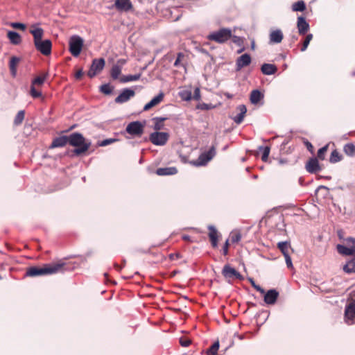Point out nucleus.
Wrapping results in <instances>:
<instances>
[{"label": "nucleus", "mask_w": 355, "mask_h": 355, "mask_svg": "<svg viewBox=\"0 0 355 355\" xmlns=\"http://www.w3.org/2000/svg\"><path fill=\"white\" fill-rule=\"evenodd\" d=\"M251 57L248 53H244L236 60V70L240 71L242 68L248 66L251 63Z\"/></svg>", "instance_id": "nucleus-14"}, {"label": "nucleus", "mask_w": 355, "mask_h": 355, "mask_svg": "<svg viewBox=\"0 0 355 355\" xmlns=\"http://www.w3.org/2000/svg\"><path fill=\"white\" fill-rule=\"evenodd\" d=\"M192 98L196 101H198L200 100V89L199 88H196L194 89V92H193V96H192Z\"/></svg>", "instance_id": "nucleus-54"}, {"label": "nucleus", "mask_w": 355, "mask_h": 355, "mask_svg": "<svg viewBox=\"0 0 355 355\" xmlns=\"http://www.w3.org/2000/svg\"><path fill=\"white\" fill-rule=\"evenodd\" d=\"M114 267L116 268V269L118 270V271H120L122 268V267L119 266L118 264L115 263L114 264Z\"/></svg>", "instance_id": "nucleus-62"}, {"label": "nucleus", "mask_w": 355, "mask_h": 355, "mask_svg": "<svg viewBox=\"0 0 355 355\" xmlns=\"http://www.w3.org/2000/svg\"><path fill=\"white\" fill-rule=\"evenodd\" d=\"M343 270L347 274L355 273V258L347 261L343 267Z\"/></svg>", "instance_id": "nucleus-30"}, {"label": "nucleus", "mask_w": 355, "mask_h": 355, "mask_svg": "<svg viewBox=\"0 0 355 355\" xmlns=\"http://www.w3.org/2000/svg\"><path fill=\"white\" fill-rule=\"evenodd\" d=\"M286 266L288 268H293V263L290 254H285L284 256Z\"/></svg>", "instance_id": "nucleus-52"}, {"label": "nucleus", "mask_w": 355, "mask_h": 355, "mask_svg": "<svg viewBox=\"0 0 355 355\" xmlns=\"http://www.w3.org/2000/svg\"><path fill=\"white\" fill-rule=\"evenodd\" d=\"M69 144L76 147L73 153L76 155L85 153L91 146V141L86 139L83 135L79 132H73L69 135Z\"/></svg>", "instance_id": "nucleus-2"}, {"label": "nucleus", "mask_w": 355, "mask_h": 355, "mask_svg": "<svg viewBox=\"0 0 355 355\" xmlns=\"http://www.w3.org/2000/svg\"><path fill=\"white\" fill-rule=\"evenodd\" d=\"M208 230H209V237L211 245L214 248H216L218 245V232L214 225H209Z\"/></svg>", "instance_id": "nucleus-25"}, {"label": "nucleus", "mask_w": 355, "mask_h": 355, "mask_svg": "<svg viewBox=\"0 0 355 355\" xmlns=\"http://www.w3.org/2000/svg\"><path fill=\"white\" fill-rule=\"evenodd\" d=\"M30 33L33 36V42L35 44L37 42L42 40L44 30L42 28L37 26L36 25H33L30 29Z\"/></svg>", "instance_id": "nucleus-18"}, {"label": "nucleus", "mask_w": 355, "mask_h": 355, "mask_svg": "<svg viewBox=\"0 0 355 355\" xmlns=\"http://www.w3.org/2000/svg\"><path fill=\"white\" fill-rule=\"evenodd\" d=\"M312 39H313V34L309 33L306 35V37L303 42L302 46L301 48V51H305L306 50V49Z\"/></svg>", "instance_id": "nucleus-42"}, {"label": "nucleus", "mask_w": 355, "mask_h": 355, "mask_svg": "<svg viewBox=\"0 0 355 355\" xmlns=\"http://www.w3.org/2000/svg\"><path fill=\"white\" fill-rule=\"evenodd\" d=\"M30 94L34 98H37L42 96V92L37 91L33 85H31V87Z\"/></svg>", "instance_id": "nucleus-47"}, {"label": "nucleus", "mask_w": 355, "mask_h": 355, "mask_svg": "<svg viewBox=\"0 0 355 355\" xmlns=\"http://www.w3.org/2000/svg\"><path fill=\"white\" fill-rule=\"evenodd\" d=\"M118 63H121V64H123L125 63V60H119Z\"/></svg>", "instance_id": "nucleus-64"}, {"label": "nucleus", "mask_w": 355, "mask_h": 355, "mask_svg": "<svg viewBox=\"0 0 355 355\" xmlns=\"http://www.w3.org/2000/svg\"><path fill=\"white\" fill-rule=\"evenodd\" d=\"M155 173L159 176L173 175L178 173V169L175 166L159 168Z\"/></svg>", "instance_id": "nucleus-21"}, {"label": "nucleus", "mask_w": 355, "mask_h": 355, "mask_svg": "<svg viewBox=\"0 0 355 355\" xmlns=\"http://www.w3.org/2000/svg\"><path fill=\"white\" fill-rule=\"evenodd\" d=\"M118 141V139L115 138H109L104 139L98 143L99 146H106L107 145L112 144Z\"/></svg>", "instance_id": "nucleus-45"}, {"label": "nucleus", "mask_w": 355, "mask_h": 355, "mask_svg": "<svg viewBox=\"0 0 355 355\" xmlns=\"http://www.w3.org/2000/svg\"><path fill=\"white\" fill-rule=\"evenodd\" d=\"M105 66V60L103 58L94 59L92 61L87 76L89 78L94 77L98 72L103 70Z\"/></svg>", "instance_id": "nucleus-11"}, {"label": "nucleus", "mask_w": 355, "mask_h": 355, "mask_svg": "<svg viewBox=\"0 0 355 355\" xmlns=\"http://www.w3.org/2000/svg\"><path fill=\"white\" fill-rule=\"evenodd\" d=\"M114 6L119 12H128L133 7L130 0H116Z\"/></svg>", "instance_id": "nucleus-15"}, {"label": "nucleus", "mask_w": 355, "mask_h": 355, "mask_svg": "<svg viewBox=\"0 0 355 355\" xmlns=\"http://www.w3.org/2000/svg\"><path fill=\"white\" fill-rule=\"evenodd\" d=\"M144 125L139 121H132L129 123L125 128V131L133 137H140L144 132Z\"/></svg>", "instance_id": "nucleus-7"}, {"label": "nucleus", "mask_w": 355, "mask_h": 355, "mask_svg": "<svg viewBox=\"0 0 355 355\" xmlns=\"http://www.w3.org/2000/svg\"><path fill=\"white\" fill-rule=\"evenodd\" d=\"M233 42L239 46H241L243 43L242 38L238 36L233 37Z\"/></svg>", "instance_id": "nucleus-55"}, {"label": "nucleus", "mask_w": 355, "mask_h": 355, "mask_svg": "<svg viewBox=\"0 0 355 355\" xmlns=\"http://www.w3.org/2000/svg\"><path fill=\"white\" fill-rule=\"evenodd\" d=\"M228 245H229L228 240H227L225 243V245L223 248L224 255H226L228 252Z\"/></svg>", "instance_id": "nucleus-57"}, {"label": "nucleus", "mask_w": 355, "mask_h": 355, "mask_svg": "<svg viewBox=\"0 0 355 355\" xmlns=\"http://www.w3.org/2000/svg\"><path fill=\"white\" fill-rule=\"evenodd\" d=\"M236 109L239 110V113L232 119L236 124H240L243 121L244 116L247 112V108L245 105H239Z\"/></svg>", "instance_id": "nucleus-22"}, {"label": "nucleus", "mask_w": 355, "mask_h": 355, "mask_svg": "<svg viewBox=\"0 0 355 355\" xmlns=\"http://www.w3.org/2000/svg\"><path fill=\"white\" fill-rule=\"evenodd\" d=\"M251 48H252V49H254V48H255V42L254 40H252L251 42Z\"/></svg>", "instance_id": "nucleus-63"}, {"label": "nucleus", "mask_w": 355, "mask_h": 355, "mask_svg": "<svg viewBox=\"0 0 355 355\" xmlns=\"http://www.w3.org/2000/svg\"><path fill=\"white\" fill-rule=\"evenodd\" d=\"M184 57V53L180 52L178 53V56H177V58L174 62V66L175 67H180L181 65V63H180V61Z\"/></svg>", "instance_id": "nucleus-50"}, {"label": "nucleus", "mask_w": 355, "mask_h": 355, "mask_svg": "<svg viewBox=\"0 0 355 355\" xmlns=\"http://www.w3.org/2000/svg\"><path fill=\"white\" fill-rule=\"evenodd\" d=\"M259 150L262 151V157L261 159L263 162H267L270 152V148L269 146H259Z\"/></svg>", "instance_id": "nucleus-37"}, {"label": "nucleus", "mask_w": 355, "mask_h": 355, "mask_svg": "<svg viewBox=\"0 0 355 355\" xmlns=\"http://www.w3.org/2000/svg\"><path fill=\"white\" fill-rule=\"evenodd\" d=\"M277 247L285 256V254H289V249L291 248L290 243L288 241H282L277 243Z\"/></svg>", "instance_id": "nucleus-31"}, {"label": "nucleus", "mask_w": 355, "mask_h": 355, "mask_svg": "<svg viewBox=\"0 0 355 355\" xmlns=\"http://www.w3.org/2000/svg\"><path fill=\"white\" fill-rule=\"evenodd\" d=\"M182 239L184 241H190V236L189 235H183Z\"/></svg>", "instance_id": "nucleus-60"}, {"label": "nucleus", "mask_w": 355, "mask_h": 355, "mask_svg": "<svg viewBox=\"0 0 355 355\" xmlns=\"http://www.w3.org/2000/svg\"><path fill=\"white\" fill-rule=\"evenodd\" d=\"M140 77H141L140 73H137V74H135V75L124 76L121 78V83H128V82H131V81H135V80H139L140 78Z\"/></svg>", "instance_id": "nucleus-36"}, {"label": "nucleus", "mask_w": 355, "mask_h": 355, "mask_svg": "<svg viewBox=\"0 0 355 355\" xmlns=\"http://www.w3.org/2000/svg\"><path fill=\"white\" fill-rule=\"evenodd\" d=\"M263 94L259 89H254L250 93V100L252 104H257L263 98Z\"/></svg>", "instance_id": "nucleus-27"}, {"label": "nucleus", "mask_w": 355, "mask_h": 355, "mask_svg": "<svg viewBox=\"0 0 355 355\" xmlns=\"http://www.w3.org/2000/svg\"><path fill=\"white\" fill-rule=\"evenodd\" d=\"M121 72V66L119 64H114L112 67L110 75L113 79H117Z\"/></svg>", "instance_id": "nucleus-33"}, {"label": "nucleus", "mask_w": 355, "mask_h": 355, "mask_svg": "<svg viewBox=\"0 0 355 355\" xmlns=\"http://www.w3.org/2000/svg\"><path fill=\"white\" fill-rule=\"evenodd\" d=\"M10 26L14 28H19L22 31H24L26 29V25L24 24L19 22H12L10 24Z\"/></svg>", "instance_id": "nucleus-49"}, {"label": "nucleus", "mask_w": 355, "mask_h": 355, "mask_svg": "<svg viewBox=\"0 0 355 355\" xmlns=\"http://www.w3.org/2000/svg\"><path fill=\"white\" fill-rule=\"evenodd\" d=\"M24 116H25V112L24 110L19 111L15 118L14 123L16 125L21 124L24 119Z\"/></svg>", "instance_id": "nucleus-39"}, {"label": "nucleus", "mask_w": 355, "mask_h": 355, "mask_svg": "<svg viewBox=\"0 0 355 355\" xmlns=\"http://www.w3.org/2000/svg\"><path fill=\"white\" fill-rule=\"evenodd\" d=\"M65 263L63 262L46 264L42 268L39 267H30L26 272L27 277H37L43 276L46 275L55 274L59 272H62L63 267Z\"/></svg>", "instance_id": "nucleus-1"}, {"label": "nucleus", "mask_w": 355, "mask_h": 355, "mask_svg": "<svg viewBox=\"0 0 355 355\" xmlns=\"http://www.w3.org/2000/svg\"><path fill=\"white\" fill-rule=\"evenodd\" d=\"M284 38V35L280 29L272 31L269 35L270 44H279L281 43Z\"/></svg>", "instance_id": "nucleus-19"}, {"label": "nucleus", "mask_w": 355, "mask_h": 355, "mask_svg": "<svg viewBox=\"0 0 355 355\" xmlns=\"http://www.w3.org/2000/svg\"><path fill=\"white\" fill-rule=\"evenodd\" d=\"M19 62V58L16 56H12L10 58V62H9V67L10 70V73L13 77L16 76L17 74V65L18 64Z\"/></svg>", "instance_id": "nucleus-29"}, {"label": "nucleus", "mask_w": 355, "mask_h": 355, "mask_svg": "<svg viewBox=\"0 0 355 355\" xmlns=\"http://www.w3.org/2000/svg\"><path fill=\"white\" fill-rule=\"evenodd\" d=\"M47 76H48V73H45L42 76L36 77L35 78H34L32 80L31 85L35 86V85H42L44 83V82L45 81V80L46 79Z\"/></svg>", "instance_id": "nucleus-40"}, {"label": "nucleus", "mask_w": 355, "mask_h": 355, "mask_svg": "<svg viewBox=\"0 0 355 355\" xmlns=\"http://www.w3.org/2000/svg\"><path fill=\"white\" fill-rule=\"evenodd\" d=\"M345 153L349 156H354L355 155V146L353 144H347L343 148Z\"/></svg>", "instance_id": "nucleus-35"}, {"label": "nucleus", "mask_w": 355, "mask_h": 355, "mask_svg": "<svg viewBox=\"0 0 355 355\" xmlns=\"http://www.w3.org/2000/svg\"><path fill=\"white\" fill-rule=\"evenodd\" d=\"M320 189H326V190H328V188L325 186H323V185H321V186H319L318 188L317 189L316 191H318V190Z\"/></svg>", "instance_id": "nucleus-61"}, {"label": "nucleus", "mask_w": 355, "mask_h": 355, "mask_svg": "<svg viewBox=\"0 0 355 355\" xmlns=\"http://www.w3.org/2000/svg\"><path fill=\"white\" fill-rule=\"evenodd\" d=\"M215 155V148L212 146L208 151L201 153L198 158L193 162V164L196 166H205Z\"/></svg>", "instance_id": "nucleus-6"}, {"label": "nucleus", "mask_w": 355, "mask_h": 355, "mask_svg": "<svg viewBox=\"0 0 355 355\" xmlns=\"http://www.w3.org/2000/svg\"><path fill=\"white\" fill-rule=\"evenodd\" d=\"M222 275L229 282L233 279H243V276L230 264H225L222 270Z\"/></svg>", "instance_id": "nucleus-8"}, {"label": "nucleus", "mask_w": 355, "mask_h": 355, "mask_svg": "<svg viewBox=\"0 0 355 355\" xmlns=\"http://www.w3.org/2000/svg\"><path fill=\"white\" fill-rule=\"evenodd\" d=\"M355 319V299L352 300L345 306V321L349 324L352 325L354 323Z\"/></svg>", "instance_id": "nucleus-9"}, {"label": "nucleus", "mask_w": 355, "mask_h": 355, "mask_svg": "<svg viewBox=\"0 0 355 355\" xmlns=\"http://www.w3.org/2000/svg\"><path fill=\"white\" fill-rule=\"evenodd\" d=\"M232 37V31L229 28H221L218 31L211 33L208 35L209 40L218 43H224Z\"/></svg>", "instance_id": "nucleus-5"}, {"label": "nucleus", "mask_w": 355, "mask_h": 355, "mask_svg": "<svg viewBox=\"0 0 355 355\" xmlns=\"http://www.w3.org/2000/svg\"><path fill=\"white\" fill-rule=\"evenodd\" d=\"M34 45L35 49L44 55H50L51 53L52 43L50 40L40 41Z\"/></svg>", "instance_id": "nucleus-13"}, {"label": "nucleus", "mask_w": 355, "mask_h": 355, "mask_svg": "<svg viewBox=\"0 0 355 355\" xmlns=\"http://www.w3.org/2000/svg\"><path fill=\"white\" fill-rule=\"evenodd\" d=\"M327 150V146L320 148L318 151V157L322 160L324 159V154Z\"/></svg>", "instance_id": "nucleus-48"}, {"label": "nucleus", "mask_w": 355, "mask_h": 355, "mask_svg": "<svg viewBox=\"0 0 355 355\" xmlns=\"http://www.w3.org/2000/svg\"><path fill=\"white\" fill-rule=\"evenodd\" d=\"M304 144L307 147L308 150L311 151L313 149V145L309 141H305Z\"/></svg>", "instance_id": "nucleus-59"}, {"label": "nucleus", "mask_w": 355, "mask_h": 355, "mask_svg": "<svg viewBox=\"0 0 355 355\" xmlns=\"http://www.w3.org/2000/svg\"><path fill=\"white\" fill-rule=\"evenodd\" d=\"M67 143H69V135L68 136H60L58 137L55 138L52 144L51 145V148H58V147H63Z\"/></svg>", "instance_id": "nucleus-23"}, {"label": "nucleus", "mask_w": 355, "mask_h": 355, "mask_svg": "<svg viewBox=\"0 0 355 355\" xmlns=\"http://www.w3.org/2000/svg\"><path fill=\"white\" fill-rule=\"evenodd\" d=\"M180 343L182 347H188L191 344V340L187 338H181L180 339Z\"/></svg>", "instance_id": "nucleus-53"}, {"label": "nucleus", "mask_w": 355, "mask_h": 355, "mask_svg": "<svg viewBox=\"0 0 355 355\" xmlns=\"http://www.w3.org/2000/svg\"><path fill=\"white\" fill-rule=\"evenodd\" d=\"M135 95V90L130 88H125L122 89L119 95L115 98L114 102L118 104H123L128 102Z\"/></svg>", "instance_id": "nucleus-12"}, {"label": "nucleus", "mask_w": 355, "mask_h": 355, "mask_svg": "<svg viewBox=\"0 0 355 355\" xmlns=\"http://www.w3.org/2000/svg\"><path fill=\"white\" fill-rule=\"evenodd\" d=\"M278 218H279V222H281V224L279 225V227H278V228H279L280 230H284V227H285V225L284 224V220H283V218H282V216H279L278 217Z\"/></svg>", "instance_id": "nucleus-56"}, {"label": "nucleus", "mask_w": 355, "mask_h": 355, "mask_svg": "<svg viewBox=\"0 0 355 355\" xmlns=\"http://www.w3.org/2000/svg\"><path fill=\"white\" fill-rule=\"evenodd\" d=\"M306 170L310 173H316L321 171V167L319 164L318 160L315 157H312L309 159L305 166Z\"/></svg>", "instance_id": "nucleus-16"}, {"label": "nucleus", "mask_w": 355, "mask_h": 355, "mask_svg": "<svg viewBox=\"0 0 355 355\" xmlns=\"http://www.w3.org/2000/svg\"><path fill=\"white\" fill-rule=\"evenodd\" d=\"M8 37L10 40V42L12 44H19L21 42V38L20 35L15 31H9L8 32Z\"/></svg>", "instance_id": "nucleus-28"}, {"label": "nucleus", "mask_w": 355, "mask_h": 355, "mask_svg": "<svg viewBox=\"0 0 355 355\" xmlns=\"http://www.w3.org/2000/svg\"><path fill=\"white\" fill-rule=\"evenodd\" d=\"M279 296V292L276 289H270L264 295V302L269 305L275 304Z\"/></svg>", "instance_id": "nucleus-17"}, {"label": "nucleus", "mask_w": 355, "mask_h": 355, "mask_svg": "<svg viewBox=\"0 0 355 355\" xmlns=\"http://www.w3.org/2000/svg\"><path fill=\"white\" fill-rule=\"evenodd\" d=\"M114 87L110 86V84L102 85L100 87V91L105 94H111Z\"/></svg>", "instance_id": "nucleus-41"}, {"label": "nucleus", "mask_w": 355, "mask_h": 355, "mask_svg": "<svg viewBox=\"0 0 355 355\" xmlns=\"http://www.w3.org/2000/svg\"><path fill=\"white\" fill-rule=\"evenodd\" d=\"M305 9H306V4H305L304 1L302 0L297 1V2L294 3L292 5V10L293 11L302 12Z\"/></svg>", "instance_id": "nucleus-32"}, {"label": "nucleus", "mask_w": 355, "mask_h": 355, "mask_svg": "<svg viewBox=\"0 0 355 355\" xmlns=\"http://www.w3.org/2000/svg\"><path fill=\"white\" fill-rule=\"evenodd\" d=\"M180 96L184 101H190L192 98V94L190 91H182L179 93Z\"/></svg>", "instance_id": "nucleus-46"}, {"label": "nucleus", "mask_w": 355, "mask_h": 355, "mask_svg": "<svg viewBox=\"0 0 355 355\" xmlns=\"http://www.w3.org/2000/svg\"><path fill=\"white\" fill-rule=\"evenodd\" d=\"M250 281L251 282L252 286L259 292H260L261 294L265 293V291L263 288H262L260 286L255 284L254 281L252 279H250Z\"/></svg>", "instance_id": "nucleus-51"}, {"label": "nucleus", "mask_w": 355, "mask_h": 355, "mask_svg": "<svg viewBox=\"0 0 355 355\" xmlns=\"http://www.w3.org/2000/svg\"><path fill=\"white\" fill-rule=\"evenodd\" d=\"M164 98V94L160 92L158 95L155 96L150 102L146 103L144 107V110L147 111L152 108L153 107L158 105L159 103L162 101Z\"/></svg>", "instance_id": "nucleus-24"}, {"label": "nucleus", "mask_w": 355, "mask_h": 355, "mask_svg": "<svg viewBox=\"0 0 355 355\" xmlns=\"http://www.w3.org/2000/svg\"><path fill=\"white\" fill-rule=\"evenodd\" d=\"M297 26L299 34L302 35H305L310 28L309 23L302 16L297 17Z\"/></svg>", "instance_id": "nucleus-20"}, {"label": "nucleus", "mask_w": 355, "mask_h": 355, "mask_svg": "<svg viewBox=\"0 0 355 355\" xmlns=\"http://www.w3.org/2000/svg\"><path fill=\"white\" fill-rule=\"evenodd\" d=\"M261 71L264 75H272L277 72V68L275 64L264 63L261 65Z\"/></svg>", "instance_id": "nucleus-26"}, {"label": "nucleus", "mask_w": 355, "mask_h": 355, "mask_svg": "<svg viewBox=\"0 0 355 355\" xmlns=\"http://www.w3.org/2000/svg\"><path fill=\"white\" fill-rule=\"evenodd\" d=\"M219 346L220 344L218 340L214 342L210 348L207 350V355H218L217 352L218 350Z\"/></svg>", "instance_id": "nucleus-38"}, {"label": "nucleus", "mask_w": 355, "mask_h": 355, "mask_svg": "<svg viewBox=\"0 0 355 355\" xmlns=\"http://www.w3.org/2000/svg\"><path fill=\"white\" fill-rule=\"evenodd\" d=\"M166 119V118L165 117L153 118V121H155L154 125V129L156 130V132H159V130L163 128L164 125L162 124V122L164 121Z\"/></svg>", "instance_id": "nucleus-34"}, {"label": "nucleus", "mask_w": 355, "mask_h": 355, "mask_svg": "<svg viewBox=\"0 0 355 355\" xmlns=\"http://www.w3.org/2000/svg\"><path fill=\"white\" fill-rule=\"evenodd\" d=\"M169 135L167 132H154L150 135V141L156 146L164 145L168 139Z\"/></svg>", "instance_id": "nucleus-10"}, {"label": "nucleus", "mask_w": 355, "mask_h": 355, "mask_svg": "<svg viewBox=\"0 0 355 355\" xmlns=\"http://www.w3.org/2000/svg\"><path fill=\"white\" fill-rule=\"evenodd\" d=\"M340 160V156L337 150H333L331 153L329 161L331 163H336Z\"/></svg>", "instance_id": "nucleus-43"}, {"label": "nucleus", "mask_w": 355, "mask_h": 355, "mask_svg": "<svg viewBox=\"0 0 355 355\" xmlns=\"http://www.w3.org/2000/svg\"><path fill=\"white\" fill-rule=\"evenodd\" d=\"M230 239L232 243H238L241 239V234L239 232H232L230 234Z\"/></svg>", "instance_id": "nucleus-44"}, {"label": "nucleus", "mask_w": 355, "mask_h": 355, "mask_svg": "<svg viewBox=\"0 0 355 355\" xmlns=\"http://www.w3.org/2000/svg\"><path fill=\"white\" fill-rule=\"evenodd\" d=\"M69 51L71 55L74 57H77L80 55L83 46V38L77 35H72L69 40Z\"/></svg>", "instance_id": "nucleus-4"}, {"label": "nucleus", "mask_w": 355, "mask_h": 355, "mask_svg": "<svg viewBox=\"0 0 355 355\" xmlns=\"http://www.w3.org/2000/svg\"><path fill=\"white\" fill-rule=\"evenodd\" d=\"M83 74V71L81 69H80L76 73L75 77L76 79H80L82 77Z\"/></svg>", "instance_id": "nucleus-58"}, {"label": "nucleus", "mask_w": 355, "mask_h": 355, "mask_svg": "<svg viewBox=\"0 0 355 355\" xmlns=\"http://www.w3.org/2000/svg\"><path fill=\"white\" fill-rule=\"evenodd\" d=\"M346 245L338 244L336 250L340 254L344 256L355 255V238L349 237L345 240Z\"/></svg>", "instance_id": "nucleus-3"}]
</instances>
